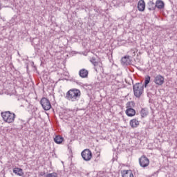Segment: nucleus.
I'll use <instances>...</instances> for the list:
<instances>
[{"mask_svg": "<svg viewBox=\"0 0 177 177\" xmlns=\"http://www.w3.org/2000/svg\"><path fill=\"white\" fill-rule=\"evenodd\" d=\"M65 97L71 102H78L81 97V91L77 88H71L67 91Z\"/></svg>", "mask_w": 177, "mask_h": 177, "instance_id": "f257e3e1", "label": "nucleus"}, {"mask_svg": "<svg viewBox=\"0 0 177 177\" xmlns=\"http://www.w3.org/2000/svg\"><path fill=\"white\" fill-rule=\"evenodd\" d=\"M1 115L3 121H5V122H8V124L14 122L15 118H16V115L9 111L1 112Z\"/></svg>", "mask_w": 177, "mask_h": 177, "instance_id": "f03ea898", "label": "nucleus"}, {"mask_svg": "<svg viewBox=\"0 0 177 177\" xmlns=\"http://www.w3.org/2000/svg\"><path fill=\"white\" fill-rule=\"evenodd\" d=\"M145 89V86L142 83H136L133 85V91L134 93V96L136 97H140L142 94L143 93V90Z\"/></svg>", "mask_w": 177, "mask_h": 177, "instance_id": "7ed1b4c3", "label": "nucleus"}, {"mask_svg": "<svg viewBox=\"0 0 177 177\" xmlns=\"http://www.w3.org/2000/svg\"><path fill=\"white\" fill-rule=\"evenodd\" d=\"M40 104H41L44 110L48 111L50 110L52 108V105L50 104V101L48 100L46 97H43L40 101Z\"/></svg>", "mask_w": 177, "mask_h": 177, "instance_id": "20e7f679", "label": "nucleus"}, {"mask_svg": "<svg viewBox=\"0 0 177 177\" xmlns=\"http://www.w3.org/2000/svg\"><path fill=\"white\" fill-rule=\"evenodd\" d=\"M81 156L84 161H91L92 160V151L88 149H84L82 152Z\"/></svg>", "mask_w": 177, "mask_h": 177, "instance_id": "39448f33", "label": "nucleus"}, {"mask_svg": "<svg viewBox=\"0 0 177 177\" xmlns=\"http://www.w3.org/2000/svg\"><path fill=\"white\" fill-rule=\"evenodd\" d=\"M139 164L142 168H146V167H149L150 160L145 156H142L139 158Z\"/></svg>", "mask_w": 177, "mask_h": 177, "instance_id": "423d86ee", "label": "nucleus"}, {"mask_svg": "<svg viewBox=\"0 0 177 177\" xmlns=\"http://www.w3.org/2000/svg\"><path fill=\"white\" fill-rule=\"evenodd\" d=\"M121 64L122 66H131L132 64V59H131V56L129 55H124L121 58Z\"/></svg>", "mask_w": 177, "mask_h": 177, "instance_id": "0eeeda50", "label": "nucleus"}, {"mask_svg": "<svg viewBox=\"0 0 177 177\" xmlns=\"http://www.w3.org/2000/svg\"><path fill=\"white\" fill-rule=\"evenodd\" d=\"M164 77L161 75H158L156 77H155L153 82L156 85L161 86L164 84Z\"/></svg>", "mask_w": 177, "mask_h": 177, "instance_id": "6e6552de", "label": "nucleus"}, {"mask_svg": "<svg viewBox=\"0 0 177 177\" xmlns=\"http://www.w3.org/2000/svg\"><path fill=\"white\" fill-rule=\"evenodd\" d=\"M145 9H146V3H145V0H140L138 3V10L139 12H145Z\"/></svg>", "mask_w": 177, "mask_h": 177, "instance_id": "1a4fd4ad", "label": "nucleus"}, {"mask_svg": "<svg viewBox=\"0 0 177 177\" xmlns=\"http://www.w3.org/2000/svg\"><path fill=\"white\" fill-rule=\"evenodd\" d=\"M88 74H89V72L85 68H82L79 71V75L81 78H88Z\"/></svg>", "mask_w": 177, "mask_h": 177, "instance_id": "9d476101", "label": "nucleus"}, {"mask_svg": "<svg viewBox=\"0 0 177 177\" xmlns=\"http://www.w3.org/2000/svg\"><path fill=\"white\" fill-rule=\"evenodd\" d=\"M165 6V3H164V1H162V0H157L156 1V8H157L158 9H164Z\"/></svg>", "mask_w": 177, "mask_h": 177, "instance_id": "9b49d317", "label": "nucleus"}, {"mask_svg": "<svg viewBox=\"0 0 177 177\" xmlns=\"http://www.w3.org/2000/svg\"><path fill=\"white\" fill-rule=\"evenodd\" d=\"M122 177H133V174L131 170H123L122 172Z\"/></svg>", "mask_w": 177, "mask_h": 177, "instance_id": "f8f14e48", "label": "nucleus"}, {"mask_svg": "<svg viewBox=\"0 0 177 177\" xmlns=\"http://www.w3.org/2000/svg\"><path fill=\"white\" fill-rule=\"evenodd\" d=\"M126 114L127 115H128V117H133V115H135V114H136V111H135V109H127L126 110Z\"/></svg>", "mask_w": 177, "mask_h": 177, "instance_id": "ddd939ff", "label": "nucleus"}, {"mask_svg": "<svg viewBox=\"0 0 177 177\" xmlns=\"http://www.w3.org/2000/svg\"><path fill=\"white\" fill-rule=\"evenodd\" d=\"M129 124L131 128H138L139 125V122L138 121V119H132L130 120Z\"/></svg>", "mask_w": 177, "mask_h": 177, "instance_id": "4468645a", "label": "nucleus"}, {"mask_svg": "<svg viewBox=\"0 0 177 177\" xmlns=\"http://www.w3.org/2000/svg\"><path fill=\"white\" fill-rule=\"evenodd\" d=\"M147 6L149 10H156V3H154V1H149L147 3Z\"/></svg>", "mask_w": 177, "mask_h": 177, "instance_id": "2eb2a0df", "label": "nucleus"}, {"mask_svg": "<svg viewBox=\"0 0 177 177\" xmlns=\"http://www.w3.org/2000/svg\"><path fill=\"white\" fill-rule=\"evenodd\" d=\"M13 173L16 175H19V176H23V169L20 168L15 167L13 169Z\"/></svg>", "mask_w": 177, "mask_h": 177, "instance_id": "dca6fc26", "label": "nucleus"}, {"mask_svg": "<svg viewBox=\"0 0 177 177\" xmlns=\"http://www.w3.org/2000/svg\"><path fill=\"white\" fill-rule=\"evenodd\" d=\"M140 114L142 118H145V117H147V115H149V111L147 110V109L143 108L141 109Z\"/></svg>", "mask_w": 177, "mask_h": 177, "instance_id": "f3484780", "label": "nucleus"}, {"mask_svg": "<svg viewBox=\"0 0 177 177\" xmlns=\"http://www.w3.org/2000/svg\"><path fill=\"white\" fill-rule=\"evenodd\" d=\"M64 138L60 136H56L54 138V142L57 143V145H61L63 142Z\"/></svg>", "mask_w": 177, "mask_h": 177, "instance_id": "a211bd4d", "label": "nucleus"}, {"mask_svg": "<svg viewBox=\"0 0 177 177\" xmlns=\"http://www.w3.org/2000/svg\"><path fill=\"white\" fill-rule=\"evenodd\" d=\"M151 77H150L149 75H147L145 78V82H144V85H142L143 86H145V88L147 87V85H149V84H150V80Z\"/></svg>", "mask_w": 177, "mask_h": 177, "instance_id": "6ab92c4d", "label": "nucleus"}, {"mask_svg": "<svg viewBox=\"0 0 177 177\" xmlns=\"http://www.w3.org/2000/svg\"><path fill=\"white\" fill-rule=\"evenodd\" d=\"M90 62L91 63H92V64H93L95 67L99 66V62L96 60V58L95 57H91Z\"/></svg>", "mask_w": 177, "mask_h": 177, "instance_id": "aec40b11", "label": "nucleus"}, {"mask_svg": "<svg viewBox=\"0 0 177 177\" xmlns=\"http://www.w3.org/2000/svg\"><path fill=\"white\" fill-rule=\"evenodd\" d=\"M126 106L127 109H133L135 107V102L133 101L128 102Z\"/></svg>", "mask_w": 177, "mask_h": 177, "instance_id": "412c9836", "label": "nucleus"}, {"mask_svg": "<svg viewBox=\"0 0 177 177\" xmlns=\"http://www.w3.org/2000/svg\"><path fill=\"white\" fill-rule=\"evenodd\" d=\"M45 177H57V173L56 172L49 173L45 175Z\"/></svg>", "mask_w": 177, "mask_h": 177, "instance_id": "4be33fe9", "label": "nucleus"}, {"mask_svg": "<svg viewBox=\"0 0 177 177\" xmlns=\"http://www.w3.org/2000/svg\"><path fill=\"white\" fill-rule=\"evenodd\" d=\"M44 175H45V172L41 171L39 173V176H44Z\"/></svg>", "mask_w": 177, "mask_h": 177, "instance_id": "5701e85b", "label": "nucleus"}, {"mask_svg": "<svg viewBox=\"0 0 177 177\" xmlns=\"http://www.w3.org/2000/svg\"><path fill=\"white\" fill-rule=\"evenodd\" d=\"M131 52H133V56H136V53H135V51H133V50H131Z\"/></svg>", "mask_w": 177, "mask_h": 177, "instance_id": "b1692460", "label": "nucleus"}, {"mask_svg": "<svg viewBox=\"0 0 177 177\" xmlns=\"http://www.w3.org/2000/svg\"><path fill=\"white\" fill-rule=\"evenodd\" d=\"M1 9H2V3H1L0 2V10H1Z\"/></svg>", "mask_w": 177, "mask_h": 177, "instance_id": "393cba45", "label": "nucleus"}, {"mask_svg": "<svg viewBox=\"0 0 177 177\" xmlns=\"http://www.w3.org/2000/svg\"><path fill=\"white\" fill-rule=\"evenodd\" d=\"M81 103H84V100H80Z\"/></svg>", "mask_w": 177, "mask_h": 177, "instance_id": "a878e982", "label": "nucleus"}]
</instances>
